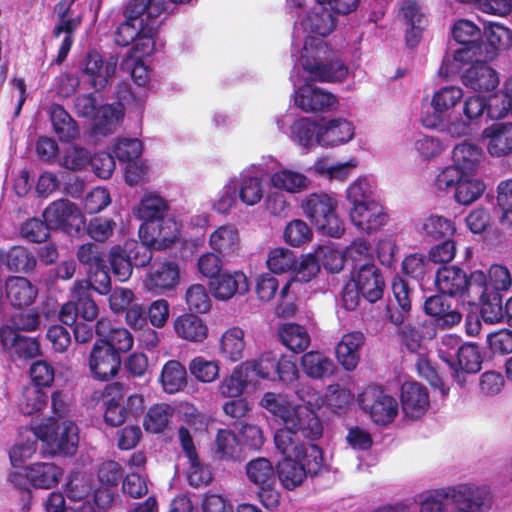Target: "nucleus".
I'll return each mask as SVG.
<instances>
[{
  "label": "nucleus",
  "mask_w": 512,
  "mask_h": 512,
  "mask_svg": "<svg viewBox=\"0 0 512 512\" xmlns=\"http://www.w3.org/2000/svg\"><path fill=\"white\" fill-rule=\"evenodd\" d=\"M334 28V16L321 6L295 27L294 46H297L298 41L303 42L299 63L309 80L336 82L344 80L348 75V68L342 62L332 61L333 51L321 38L329 35Z\"/></svg>",
  "instance_id": "f257e3e1"
},
{
  "label": "nucleus",
  "mask_w": 512,
  "mask_h": 512,
  "mask_svg": "<svg viewBox=\"0 0 512 512\" xmlns=\"http://www.w3.org/2000/svg\"><path fill=\"white\" fill-rule=\"evenodd\" d=\"M167 9V0H130L124 11L125 20L115 33L116 43L121 46L132 44L128 52L132 58L152 55L156 50L160 18Z\"/></svg>",
  "instance_id": "f03ea898"
},
{
  "label": "nucleus",
  "mask_w": 512,
  "mask_h": 512,
  "mask_svg": "<svg viewBox=\"0 0 512 512\" xmlns=\"http://www.w3.org/2000/svg\"><path fill=\"white\" fill-rule=\"evenodd\" d=\"M491 503L487 486L467 482L424 493L419 512H489Z\"/></svg>",
  "instance_id": "7ed1b4c3"
},
{
  "label": "nucleus",
  "mask_w": 512,
  "mask_h": 512,
  "mask_svg": "<svg viewBox=\"0 0 512 512\" xmlns=\"http://www.w3.org/2000/svg\"><path fill=\"white\" fill-rule=\"evenodd\" d=\"M463 96V89L456 85L444 86L435 91L430 103L433 110L422 113V125L454 138L470 135L468 121L461 115L450 112Z\"/></svg>",
  "instance_id": "20e7f679"
},
{
  "label": "nucleus",
  "mask_w": 512,
  "mask_h": 512,
  "mask_svg": "<svg viewBox=\"0 0 512 512\" xmlns=\"http://www.w3.org/2000/svg\"><path fill=\"white\" fill-rule=\"evenodd\" d=\"M317 440L323 435V424L317 413L304 409L301 404L295 405L285 426L274 435L276 449L280 453L298 455L300 449L306 450L309 444L300 442L297 435Z\"/></svg>",
  "instance_id": "39448f33"
},
{
  "label": "nucleus",
  "mask_w": 512,
  "mask_h": 512,
  "mask_svg": "<svg viewBox=\"0 0 512 512\" xmlns=\"http://www.w3.org/2000/svg\"><path fill=\"white\" fill-rule=\"evenodd\" d=\"M298 452V455L281 453L284 458L277 465L279 480L288 490L300 486L307 475H316L323 468L322 450L317 445H308L306 450Z\"/></svg>",
  "instance_id": "423d86ee"
},
{
  "label": "nucleus",
  "mask_w": 512,
  "mask_h": 512,
  "mask_svg": "<svg viewBox=\"0 0 512 512\" xmlns=\"http://www.w3.org/2000/svg\"><path fill=\"white\" fill-rule=\"evenodd\" d=\"M338 200L328 193H311L302 202L304 214L323 234L339 238L345 231L344 222L337 213Z\"/></svg>",
  "instance_id": "0eeeda50"
},
{
  "label": "nucleus",
  "mask_w": 512,
  "mask_h": 512,
  "mask_svg": "<svg viewBox=\"0 0 512 512\" xmlns=\"http://www.w3.org/2000/svg\"><path fill=\"white\" fill-rule=\"evenodd\" d=\"M252 382L254 379L279 381L285 385L294 382L299 375L297 366L287 356H278L272 351H266L257 358L241 363Z\"/></svg>",
  "instance_id": "6e6552de"
},
{
  "label": "nucleus",
  "mask_w": 512,
  "mask_h": 512,
  "mask_svg": "<svg viewBox=\"0 0 512 512\" xmlns=\"http://www.w3.org/2000/svg\"><path fill=\"white\" fill-rule=\"evenodd\" d=\"M360 408L369 413L372 421L379 425L391 423L398 415L397 400L375 386L367 387L358 395Z\"/></svg>",
  "instance_id": "1a4fd4ad"
},
{
  "label": "nucleus",
  "mask_w": 512,
  "mask_h": 512,
  "mask_svg": "<svg viewBox=\"0 0 512 512\" xmlns=\"http://www.w3.org/2000/svg\"><path fill=\"white\" fill-rule=\"evenodd\" d=\"M38 437L46 442L52 454L73 455L78 446V428L74 422L64 420L53 426L39 428Z\"/></svg>",
  "instance_id": "9d476101"
},
{
  "label": "nucleus",
  "mask_w": 512,
  "mask_h": 512,
  "mask_svg": "<svg viewBox=\"0 0 512 512\" xmlns=\"http://www.w3.org/2000/svg\"><path fill=\"white\" fill-rule=\"evenodd\" d=\"M180 282V270L176 262L154 263L143 279L145 290L155 296L166 294L176 289Z\"/></svg>",
  "instance_id": "9b49d317"
},
{
  "label": "nucleus",
  "mask_w": 512,
  "mask_h": 512,
  "mask_svg": "<svg viewBox=\"0 0 512 512\" xmlns=\"http://www.w3.org/2000/svg\"><path fill=\"white\" fill-rule=\"evenodd\" d=\"M355 136L353 123L345 118L322 119L318 122L316 142L322 147H337L350 142Z\"/></svg>",
  "instance_id": "f8f14e48"
},
{
  "label": "nucleus",
  "mask_w": 512,
  "mask_h": 512,
  "mask_svg": "<svg viewBox=\"0 0 512 512\" xmlns=\"http://www.w3.org/2000/svg\"><path fill=\"white\" fill-rule=\"evenodd\" d=\"M180 236V224L174 218H162L157 222L142 223L139 237L154 249L161 250L169 247Z\"/></svg>",
  "instance_id": "ddd939ff"
},
{
  "label": "nucleus",
  "mask_w": 512,
  "mask_h": 512,
  "mask_svg": "<svg viewBox=\"0 0 512 512\" xmlns=\"http://www.w3.org/2000/svg\"><path fill=\"white\" fill-rule=\"evenodd\" d=\"M44 220L51 229H64L71 232L78 231L84 225L80 210L69 200L60 199L51 203L43 212Z\"/></svg>",
  "instance_id": "4468645a"
},
{
  "label": "nucleus",
  "mask_w": 512,
  "mask_h": 512,
  "mask_svg": "<svg viewBox=\"0 0 512 512\" xmlns=\"http://www.w3.org/2000/svg\"><path fill=\"white\" fill-rule=\"evenodd\" d=\"M294 103L305 113H324L335 109L338 100L329 91L307 83L295 90Z\"/></svg>",
  "instance_id": "2eb2a0df"
},
{
  "label": "nucleus",
  "mask_w": 512,
  "mask_h": 512,
  "mask_svg": "<svg viewBox=\"0 0 512 512\" xmlns=\"http://www.w3.org/2000/svg\"><path fill=\"white\" fill-rule=\"evenodd\" d=\"M90 371L95 378L109 380L119 371L120 355L104 341H96L88 360Z\"/></svg>",
  "instance_id": "dca6fc26"
},
{
  "label": "nucleus",
  "mask_w": 512,
  "mask_h": 512,
  "mask_svg": "<svg viewBox=\"0 0 512 512\" xmlns=\"http://www.w3.org/2000/svg\"><path fill=\"white\" fill-rule=\"evenodd\" d=\"M117 63L116 56H110L104 60L98 52L92 51L83 60L81 71L89 79L93 88L101 90L108 85L115 74Z\"/></svg>",
  "instance_id": "f3484780"
},
{
  "label": "nucleus",
  "mask_w": 512,
  "mask_h": 512,
  "mask_svg": "<svg viewBox=\"0 0 512 512\" xmlns=\"http://www.w3.org/2000/svg\"><path fill=\"white\" fill-rule=\"evenodd\" d=\"M75 0H63L55 10L60 18L58 24L54 28V36L59 38L64 35L58 50L56 62L61 64L67 57L73 44V34L81 24L80 16H71L69 10Z\"/></svg>",
  "instance_id": "a211bd4d"
},
{
  "label": "nucleus",
  "mask_w": 512,
  "mask_h": 512,
  "mask_svg": "<svg viewBox=\"0 0 512 512\" xmlns=\"http://www.w3.org/2000/svg\"><path fill=\"white\" fill-rule=\"evenodd\" d=\"M352 282L362 297L370 303L383 296L384 279L378 268L371 263L360 265L353 273Z\"/></svg>",
  "instance_id": "6ab92c4d"
},
{
  "label": "nucleus",
  "mask_w": 512,
  "mask_h": 512,
  "mask_svg": "<svg viewBox=\"0 0 512 512\" xmlns=\"http://www.w3.org/2000/svg\"><path fill=\"white\" fill-rule=\"evenodd\" d=\"M367 204L358 209L350 208L349 217L358 231L371 234L385 226L389 221V216L378 201Z\"/></svg>",
  "instance_id": "aec40b11"
},
{
  "label": "nucleus",
  "mask_w": 512,
  "mask_h": 512,
  "mask_svg": "<svg viewBox=\"0 0 512 512\" xmlns=\"http://www.w3.org/2000/svg\"><path fill=\"white\" fill-rule=\"evenodd\" d=\"M277 169L269 176L270 186L288 194H298L306 191L310 185V178L304 173L282 166L278 161L273 160Z\"/></svg>",
  "instance_id": "412c9836"
},
{
  "label": "nucleus",
  "mask_w": 512,
  "mask_h": 512,
  "mask_svg": "<svg viewBox=\"0 0 512 512\" xmlns=\"http://www.w3.org/2000/svg\"><path fill=\"white\" fill-rule=\"evenodd\" d=\"M393 297L388 305L390 321L400 326L409 318L411 311L412 289L407 281L401 277H395L392 282Z\"/></svg>",
  "instance_id": "4be33fe9"
},
{
  "label": "nucleus",
  "mask_w": 512,
  "mask_h": 512,
  "mask_svg": "<svg viewBox=\"0 0 512 512\" xmlns=\"http://www.w3.org/2000/svg\"><path fill=\"white\" fill-rule=\"evenodd\" d=\"M401 403L403 413L407 418H421L430 405L427 388L416 382L404 383L401 388Z\"/></svg>",
  "instance_id": "5701e85b"
},
{
  "label": "nucleus",
  "mask_w": 512,
  "mask_h": 512,
  "mask_svg": "<svg viewBox=\"0 0 512 512\" xmlns=\"http://www.w3.org/2000/svg\"><path fill=\"white\" fill-rule=\"evenodd\" d=\"M178 434L181 447L185 452L189 462L187 477L190 485L194 487H200L209 483L211 479V473L207 467L200 463L192 436L188 429L180 427Z\"/></svg>",
  "instance_id": "b1692460"
},
{
  "label": "nucleus",
  "mask_w": 512,
  "mask_h": 512,
  "mask_svg": "<svg viewBox=\"0 0 512 512\" xmlns=\"http://www.w3.org/2000/svg\"><path fill=\"white\" fill-rule=\"evenodd\" d=\"M487 152L492 157H505L512 153V122L494 123L483 130Z\"/></svg>",
  "instance_id": "393cba45"
},
{
  "label": "nucleus",
  "mask_w": 512,
  "mask_h": 512,
  "mask_svg": "<svg viewBox=\"0 0 512 512\" xmlns=\"http://www.w3.org/2000/svg\"><path fill=\"white\" fill-rule=\"evenodd\" d=\"M210 287L216 299L226 301L236 294H245L249 290V282L242 271H232L217 275Z\"/></svg>",
  "instance_id": "a878e982"
},
{
  "label": "nucleus",
  "mask_w": 512,
  "mask_h": 512,
  "mask_svg": "<svg viewBox=\"0 0 512 512\" xmlns=\"http://www.w3.org/2000/svg\"><path fill=\"white\" fill-rule=\"evenodd\" d=\"M482 358L475 344L467 343L458 349L457 363L453 361L451 375L459 386L466 384V375L480 370Z\"/></svg>",
  "instance_id": "bb28decb"
},
{
  "label": "nucleus",
  "mask_w": 512,
  "mask_h": 512,
  "mask_svg": "<svg viewBox=\"0 0 512 512\" xmlns=\"http://www.w3.org/2000/svg\"><path fill=\"white\" fill-rule=\"evenodd\" d=\"M462 84L474 91H489L496 88L499 78L496 71L483 61H476L461 76Z\"/></svg>",
  "instance_id": "cd10ccee"
},
{
  "label": "nucleus",
  "mask_w": 512,
  "mask_h": 512,
  "mask_svg": "<svg viewBox=\"0 0 512 512\" xmlns=\"http://www.w3.org/2000/svg\"><path fill=\"white\" fill-rule=\"evenodd\" d=\"M365 343V336L360 331L344 334L335 348L336 358L347 371L356 369L360 361V349Z\"/></svg>",
  "instance_id": "c85d7f7f"
},
{
  "label": "nucleus",
  "mask_w": 512,
  "mask_h": 512,
  "mask_svg": "<svg viewBox=\"0 0 512 512\" xmlns=\"http://www.w3.org/2000/svg\"><path fill=\"white\" fill-rule=\"evenodd\" d=\"M208 243L222 257L234 256L241 248L239 230L231 224L221 225L210 234Z\"/></svg>",
  "instance_id": "c756f323"
},
{
  "label": "nucleus",
  "mask_w": 512,
  "mask_h": 512,
  "mask_svg": "<svg viewBox=\"0 0 512 512\" xmlns=\"http://www.w3.org/2000/svg\"><path fill=\"white\" fill-rule=\"evenodd\" d=\"M62 475V468L52 462H36L25 468V476L35 488H53Z\"/></svg>",
  "instance_id": "7c9ffc66"
},
{
  "label": "nucleus",
  "mask_w": 512,
  "mask_h": 512,
  "mask_svg": "<svg viewBox=\"0 0 512 512\" xmlns=\"http://www.w3.org/2000/svg\"><path fill=\"white\" fill-rule=\"evenodd\" d=\"M435 284L442 294L463 297L467 286V275L454 266L442 267L436 273Z\"/></svg>",
  "instance_id": "2f4dec72"
},
{
  "label": "nucleus",
  "mask_w": 512,
  "mask_h": 512,
  "mask_svg": "<svg viewBox=\"0 0 512 512\" xmlns=\"http://www.w3.org/2000/svg\"><path fill=\"white\" fill-rule=\"evenodd\" d=\"M304 373L312 379H324L334 375L337 366L325 353L309 351L301 357Z\"/></svg>",
  "instance_id": "473e14b6"
},
{
  "label": "nucleus",
  "mask_w": 512,
  "mask_h": 512,
  "mask_svg": "<svg viewBox=\"0 0 512 512\" xmlns=\"http://www.w3.org/2000/svg\"><path fill=\"white\" fill-rule=\"evenodd\" d=\"M235 185L240 201L246 206H255L262 201L264 196L263 181L253 171H243Z\"/></svg>",
  "instance_id": "72a5a7b5"
},
{
  "label": "nucleus",
  "mask_w": 512,
  "mask_h": 512,
  "mask_svg": "<svg viewBox=\"0 0 512 512\" xmlns=\"http://www.w3.org/2000/svg\"><path fill=\"white\" fill-rule=\"evenodd\" d=\"M401 16L407 26L406 39L409 46H415L425 25V15L415 0H405L401 7Z\"/></svg>",
  "instance_id": "f704fd0d"
},
{
  "label": "nucleus",
  "mask_w": 512,
  "mask_h": 512,
  "mask_svg": "<svg viewBox=\"0 0 512 512\" xmlns=\"http://www.w3.org/2000/svg\"><path fill=\"white\" fill-rule=\"evenodd\" d=\"M123 116L124 112L120 104L101 106L94 115V134L101 136L113 134L120 126Z\"/></svg>",
  "instance_id": "c9c22d12"
},
{
  "label": "nucleus",
  "mask_w": 512,
  "mask_h": 512,
  "mask_svg": "<svg viewBox=\"0 0 512 512\" xmlns=\"http://www.w3.org/2000/svg\"><path fill=\"white\" fill-rule=\"evenodd\" d=\"M425 312L436 319L438 326L450 328L462 319V315L455 309H451L450 305L445 302L440 295L429 297L424 303Z\"/></svg>",
  "instance_id": "e433bc0d"
},
{
  "label": "nucleus",
  "mask_w": 512,
  "mask_h": 512,
  "mask_svg": "<svg viewBox=\"0 0 512 512\" xmlns=\"http://www.w3.org/2000/svg\"><path fill=\"white\" fill-rule=\"evenodd\" d=\"M482 150L475 144L462 142L452 151L453 166L463 174H475L480 166Z\"/></svg>",
  "instance_id": "4c0bfd02"
},
{
  "label": "nucleus",
  "mask_w": 512,
  "mask_h": 512,
  "mask_svg": "<svg viewBox=\"0 0 512 512\" xmlns=\"http://www.w3.org/2000/svg\"><path fill=\"white\" fill-rule=\"evenodd\" d=\"M159 382L165 393L176 394L187 385V371L177 360H169L162 367Z\"/></svg>",
  "instance_id": "58836bf2"
},
{
  "label": "nucleus",
  "mask_w": 512,
  "mask_h": 512,
  "mask_svg": "<svg viewBox=\"0 0 512 512\" xmlns=\"http://www.w3.org/2000/svg\"><path fill=\"white\" fill-rule=\"evenodd\" d=\"M48 114L53 130L59 140L72 141L79 136V128L69 113L60 105L49 107Z\"/></svg>",
  "instance_id": "ea45409f"
},
{
  "label": "nucleus",
  "mask_w": 512,
  "mask_h": 512,
  "mask_svg": "<svg viewBox=\"0 0 512 512\" xmlns=\"http://www.w3.org/2000/svg\"><path fill=\"white\" fill-rule=\"evenodd\" d=\"M122 388L118 385L109 386L105 390L103 404L105 406V422L111 426L122 425L127 418V410L122 405Z\"/></svg>",
  "instance_id": "a19ab883"
},
{
  "label": "nucleus",
  "mask_w": 512,
  "mask_h": 512,
  "mask_svg": "<svg viewBox=\"0 0 512 512\" xmlns=\"http://www.w3.org/2000/svg\"><path fill=\"white\" fill-rule=\"evenodd\" d=\"M346 200L350 208H360L368 205L367 203L376 202L375 184L368 177L360 176L356 178L346 189Z\"/></svg>",
  "instance_id": "79ce46f5"
},
{
  "label": "nucleus",
  "mask_w": 512,
  "mask_h": 512,
  "mask_svg": "<svg viewBox=\"0 0 512 512\" xmlns=\"http://www.w3.org/2000/svg\"><path fill=\"white\" fill-rule=\"evenodd\" d=\"M6 295L14 306H29L36 298L37 288L24 277H11L6 282Z\"/></svg>",
  "instance_id": "37998d69"
},
{
  "label": "nucleus",
  "mask_w": 512,
  "mask_h": 512,
  "mask_svg": "<svg viewBox=\"0 0 512 512\" xmlns=\"http://www.w3.org/2000/svg\"><path fill=\"white\" fill-rule=\"evenodd\" d=\"M250 384H252V380L248 371L245 370L242 364H239L220 381L218 393L225 398H238Z\"/></svg>",
  "instance_id": "c03bdc74"
},
{
  "label": "nucleus",
  "mask_w": 512,
  "mask_h": 512,
  "mask_svg": "<svg viewBox=\"0 0 512 512\" xmlns=\"http://www.w3.org/2000/svg\"><path fill=\"white\" fill-rule=\"evenodd\" d=\"M245 333L239 327L227 329L220 338L219 353L231 362H237L244 357Z\"/></svg>",
  "instance_id": "a18cd8bd"
},
{
  "label": "nucleus",
  "mask_w": 512,
  "mask_h": 512,
  "mask_svg": "<svg viewBox=\"0 0 512 512\" xmlns=\"http://www.w3.org/2000/svg\"><path fill=\"white\" fill-rule=\"evenodd\" d=\"M174 330L180 338L191 342H202L208 335L204 321L191 314L179 316L174 321Z\"/></svg>",
  "instance_id": "49530a36"
},
{
  "label": "nucleus",
  "mask_w": 512,
  "mask_h": 512,
  "mask_svg": "<svg viewBox=\"0 0 512 512\" xmlns=\"http://www.w3.org/2000/svg\"><path fill=\"white\" fill-rule=\"evenodd\" d=\"M487 115L492 120L502 119L512 113V77L502 89L486 99Z\"/></svg>",
  "instance_id": "de8ad7c7"
},
{
  "label": "nucleus",
  "mask_w": 512,
  "mask_h": 512,
  "mask_svg": "<svg viewBox=\"0 0 512 512\" xmlns=\"http://www.w3.org/2000/svg\"><path fill=\"white\" fill-rule=\"evenodd\" d=\"M418 231L425 237L437 240L453 235L456 227L450 219L441 215L431 214L421 220L418 225Z\"/></svg>",
  "instance_id": "09e8293b"
},
{
  "label": "nucleus",
  "mask_w": 512,
  "mask_h": 512,
  "mask_svg": "<svg viewBox=\"0 0 512 512\" xmlns=\"http://www.w3.org/2000/svg\"><path fill=\"white\" fill-rule=\"evenodd\" d=\"M167 210L166 201L159 195L154 193L146 194L134 209V214L143 223L157 222L163 218L164 212Z\"/></svg>",
  "instance_id": "8fccbe9b"
},
{
  "label": "nucleus",
  "mask_w": 512,
  "mask_h": 512,
  "mask_svg": "<svg viewBox=\"0 0 512 512\" xmlns=\"http://www.w3.org/2000/svg\"><path fill=\"white\" fill-rule=\"evenodd\" d=\"M354 400L353 393L339 384H331L326 388L324 405L333 413L344 414L351 407Z\"/></svg>",
  "instance_id": "3c124183"
},
{
  "label": "nucleus",
  "mask_w": 512,
  "mask_h": 512,
  "mask_svg": "<svg viewBox=\"0 0 512 512\" xmlns=\"http://www.w3.org/2000/svg\"><path fill=\"white\" fill-rule=\"evenodd\" d=\"M318 122L302 117L295 120L290 127V139L297 145L311 149L317 144L316 131Z\"/></svg>",
  "instance_id": "603ef678"
},
{
  "label": "nucleus",
  "mask_w": 512,
  "mask_h": 512,
  "mask_svg": "<svg viewBox=\"0 0 512 512\" xmlns=\"http://www.w3.org/2000/svg\"><path fill=\"white\" fill-rule=\"evenodd\" d=\"M248 480L257 487L275 484V470L267 458H256L246 464Z\"/></svg>",
  "instance_id": "864d4df0"
},
{
  "label": "nucleus",
  "mask_w": 512,
  "mask_h": 512,
  "mask_svg": "<svg viewBox=\"0 0 512 512\" xmlns=\"http://www.w3.org/2000/svg\"><path fill=\"white\" fill-rule=\"evenodd\" d=\"M484 183L474 174H463L455 190V200L462 205H470L484 192Z\"/></svg>",
  "instance_id": "5fc2aeb1"
},
{
  "label": "nucleus",
  "mask_w": 512,
  "mask_h": 512,
  "mask_svg": "<svg viewBox=\"0 0 512 512\" xmlns=\"http://www.w3.org/2000/svg\"><path fill=\"white\" fill-rule=\"evenodd\" d=\"M48 402L47 393L38 385H27L19 399V409L25 415L40 412Z\"/></svg>",
  "instance_id": "6e6d98bb"
},
{
  "label": "nucleus",
  "mask_w": 512,
  "mask_h": 512,
  "mask_svg": "<svg viewBox=\"0 0 512 512\" xmlns=\"http://www.w3.org/2000/svg\"><path fill=\"white\" fill-rule=\"evenodd\" d=\"M283 345L293 352H301L310 344V336L307 330L294 323L283 325L279 330Z\"/></svg>",
  "instance_id": "4d7b16f0"
},
{
  "label": "nucleus",
  "mask_w": 512,
  "mask_h": 512,
  "mask_svg": "<svg viewBox=\"0 0 512 512\" xmlns=\"http://www.w3.org/2000/svg\"><path fill=\"white\" fill-rule=\"evenodd\" d=\"M260 406L282 420L285 425L295 405H292L284 394L266 392L260 400Z\"/></svg>",
  "instance_id": "13d9d810"
},
{
  "label": "nucleus",
  "mask_w": 512,
  "mask_h": 512,
  "mask_svg": "<svg viewBox=\"0 0 512 512\" xmlns=\"http://www.w3.org/2000/svg\"><path fill=\"white\" fill-rule=\"evenodd\" d=\"M491 51L489 58H493L498 50H506L512 45V32L498 23H489L484 30Z\"/></svg>",
  "instance_id": "bf43d9fd"
},
{
  "label": "nucleus",
  "mask_w": 512,
  "mask_h": 512,
  "mask_svg": "<svg viewBox=\"0 0 512 512\" xmlns=\"http://www.w3.org/2000/svg\"><path fill=\"white\" fill-rule=\"evenodd\" d=\"M1 261L9 270L15 272H26L35 266V259L29 254L26 248L15 246L8 252L1 253Z\"/></svg>",
  "instance_id": "052dcab7"
},
{
  "label": "nucleus",
  "mask_w": 512,
  "mask_h": 512,
  "mask_svg": "<svg viewBox=\"0 0 512 512\" xmlns=\"http://www.w3.org/2000/svg\"><path fill=\"white\" fill-rule=\"evenodd\" d=\"M296 263V255L293 251L284 247L271 249L266 260L268 269L275 274H283L291 271Z\"/></svg>",
  "instance_id": "680f3d73"
},
{
  "label": "nucleus",
  "mask_w": 512,
  "mask_h": 512,
  "mask_svg": "<svg viewBox=\"0 0 512 512\" xmlns=\"http://www.w3.org/2000/svg\"><path fill=\"white\" fill-rule=\"evenodd\" d=\"M73 296L78 300L79 314L86 321H93L98 315L96 303L90 298V284L77 281L73 287Z\"/></svg>",
  "instance_id": "e2e57ef3"
},
{
  "label": "nucleus",
  "mask_w": 512,
  "mask_h": 512,
  "mask_svg": "<svg viewBox=\"0 0 512 512\" xmlns=\"http://www.w3.org/2000/svg\"><path fill=\"white\" fill-rule=\"evenodd\" d=\"M173 415V408L166 403L152 406L144 419V427L147 431L158 433L163 431Z\"/></svg>",
  "instance_id": "0e129e2a"
},
{
  "label": "nucleus",
  "mask_w": 512,
  "mask_h": 512,
  "mask_svg": "<svg viewBox=\"0 0 512 512\" xmlns=\"http://www.w3.org/2000/svg\"><path fill=\"white\" fill-rule=\"evenodd\" d=\"M191 375L199 382L212 383L219 377V364L202 356L193 358L189 363Z\"/></svg>",
  "instance_id": "69168bd1"
},
{
  "label": "nucleus",
  "mask_w": 512,
  "mask_h": 512,
  "mask_svg": "<svg viewBox=\"0 0 512 512\" xmlns=\"http://www.w3.org/2000/svg\"><path fill=\"white\" fill-rule=\"evenodd\" d=\"M37 434H31L22 437L17 441L9 452L11 464L14 468L21 467L24 462L29 460L37 450Z\"/></svg>",
  "instance_id": "338daca9"
},
{
  "label": "nucleus",
  "mask_w": 512,
  "mask_h": 512,
  "mask_svg": "<svg viewBox=\"0 0 512 512\" xmlns=\"http://www.w3.org/2000/svg\"><path fill=\"white\" fill-rule=\"evenodd\" d=\"M215 453L221 459H237L240 448L236 435L230 430H219L215 439Z\"/></svg>",
  "instance_id": "774afa93"
}]
</instances>
